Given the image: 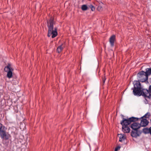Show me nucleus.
I'll return each instance as SVG.
<instances>
[{
  "label": "nucleus",
  "mask_w": 151,
  "mask_h": 151,
  "mask_svg": "<svg viewBox=\"0 0 151 151\" xmlns=\"http://www.w3.org/2000/svg\"><path fill=\"white\" fill-rule=\"evenodd\" d=\"M134 87L132 89L133 90L134 94L140 96L142 95L145 98L150 99L151 98V85L150 86L149 90L143 89L141 87L140 83L139 81H134L133 82Z\"/></svg>",
  "instance_id": "f257e3e1"
},
{
  "label": "nucleus",
  "mask_w": 151,
  "mask_h": 151,
  "mask_svg": "<svg viewBox=\"0 0 151 151\" xmlns=\"http://www.w3.org/2000/svg\"><path fill=\"white\" fill-rule=\"evenodd\" d=\"M138 118L132 117L127 119L123 118L120 124L122 126V131L124 133H129L130 131V129L128 126L132 122L138 121Z\"/></svg>",
  "instance_id": "f03ea898"
},
{
  "label": "nucleus",
  "mask_w": 151,
  "mask_h": 151,
  "mask_svg": "<svg viewBox=\"0 0 151 151\" xmlns=\"http://www.w3.org/2000/svg\"><path fill=\"white\" fill-rule=\"evenodd\" d=\"M6 127L0 123V136L4 144L9 142V139L11 137L10 135L6 132Z\"/></svg>",
  "instance_id": "7ed1b4c3"
},
{
  "label": "nucleus",
  "mask_w": 151,
  "mask_h": 151,
  "mask_svg": "<svg viewBox=\"0 0 151 151\" xmlns=\"http://www.w3.org/2000/svg\"><path fill=\"white\" fill-rule=\"evenodd\" d=\"M47 27L48 28L47 36L50 37L52 35V38L55 37L58 35L57 28L55 27L53 29V20L51 18L47 21Z\"/></svg>",
  "instance_id": "20e7f679"
},
{
  "label": "nucleus",
  "mask_w": 151,
  "mask_h": 151,
  "mask_svg": "<svg viewBox=\"0 0 151 151\" xmlns=\"http://www.w3.org/2000/svg\"><path fill=\"white\" fill-rule=\"evenodd\" d=\"M148 76L146 70L145 72L143 71H140L137 74L138 80L142 82H145L147 81Z\"/></svg>",
  "instance_id": "39448f33"
},
{
  "label": "nucleus",
  "mask_w": 151,
  "mask_h": 151,
  "mask_svg": "<svg viewBox=\"0 0 151 151\" xmlns=\"http://www.w3.org/2000/svg\"><path fill=\"white\" fill-rule=\"evenodd\" d=\"M4 70L7 73L6 75L7 78L10 79L12 77L14 69L11 67V64L10 63H8L7 65L5 67Z\"/></svg>",
  "instance_id": "423d86ee"
},
{
  "label": "nucleus",
  "mask_w": 151,
  "mask_h": 151,
  "mask_svg": "<svg viewBox=\"0 0 151 151\" xmlns=\"http://www.w3.org/2000/svg\"><path fill=\"white\" fill-rule=\"evenodd\" d=\"M140 123L139 124L140 126L145 127L149 123V122L145 118H141Z\"/></svg>",
  "instance_id": "0eeeda50"
},
{
  "label": "nucleus",
  "mask_w": 151,
  "mask_h": 151,
  "mask_svg": "<svg viewBox=\"0 0 151 151\" xmlns=\"http://www.w3.org/2000/svg\"><path fill=\"white\" fill-rule=\"evenodd\" d=\"M140 127V126L139 123L137 122H134L131 126V127L132 129L136 131Z\"/></svg>",
  "instance_id": "6e6552de"
},
{
  "label": "nucleus",
  "mask_w": 151,
  "mask_h": 151,
  "mask_svg": "<svg viewBox=\"0 0 151 151\" xmlns=\"http://www.w3.org/2000/svg\"><path fill=\"white\" fill-rule=\"evenodd\" d=\"M132 131L131 132V136L134 137H137L139 136V134L137 132V131Z\"/></svg>",
  "instance_id": "1a4fd4ad"
},
{
  "label": "nucleus",
  "mask_w": 151,
  "mask_h": 151,
  "mask_svg": "<svg viewBox=\"0 0 151 151\" xmlns=\"http://www.w3.org/2000/svg\"><path fill=\"white\" fill-rule=\"evenodd\" d=\"M63 44L58 47L57 49V51L58 53H60L62 50L63 49L64 47H62Z\"/></svg>",
  "instance_id": "9d476101"
},
{
  "label": "nucleus",
  "mask_w": 151,
  "mask_h": 151,
  "mask_svg": "<svg viewBox=\"0 0 151 151\" xmlns=\"http://www.w3.org/2000/svg\"><path fill=\"white\" fill-rule=\"evenodd\" d=\"M150 116V113L149 112L147 113L146 114H145L144 116L141 117L140 118H138L139 120L141 118H148Z\"/></svg>",
  "instance_id": "9b49d317"
},
{
  "label": "nucleus",
  "mask_w": 151,
  "mask_h": 151,
  "mask_svg": "<svg viewBox=\"0 0 151 151\" xmlns=\"http://www.w3.org/2000/svg\"><path fill=\"white\" fill-rule=\"evenodd\" d=\"M81 8L83 11H85L88 9V7L86 5H83L81 6Z\"/></svg>",
  "instance_id": "f8f14e48"
},
{
  "label": "nucleus",
  "mask_w": 151,
  "mask_h": 151,
  "mask_svg": "<svg viewBox=\"0 0 151 151\" xmlns=\"http://www.w3.org/2000/svg\"><path fill=\"white\" fill-rule=\"evenodd\" d=\"M126 138V137L125 135H121V136L120 137L119 141L122 142L125 140Z\"/></svg>",
  "instance_id": "ddd939ff"
},
{
  "label": "nucleus",
  "mask_w": 151,
  "mask_h": 151,
  "mask_svg": "<svg viewBox=\"0 0 151 151\" xmlns=\"http://www.w3.org/2000/svg\"><path fill=\"white\" fill-rule=\"evenodd\" d=\"M109 41L111 45L112 46L113 45V35H112L111 36Z\"/></svg>",
  "instance_id": "4468645a"
},
{
  "label": "nucleus",
  "mask_w": 151,
  "mask_h": 151,
  "mask_svg": "<svg viewBox=\"0 0 151 151\" xmlns=\"http://www.w3.org/2000/svg\"><path fill=\"white\" fill-rule=\"evenodd\" d=\"M147 73L148 75L149 76L151 74V68H147L146 69Z\"/></svg>",
  "instance_id": "2eb2a0df"
},
{
  "label": "nucleus",
  "mask_w": 151,
  "mask_h": 151,
  "mask_svg": "<svg viewBox=\"0 0 151 151\" xmlns=\"http://www.w3.org/2000/svg\"><path fill=\"white\" fill-rule=\"evenodd\" d=\"M88 8H90L91 9V10L92 11H95V8L94 6L92 4H90L88 5Z\"/></svg>",
  "instance_id": "dca6fc26"
},
{
  "label": "nucleus",
  "mask_w": 151,
  "mask_h": 151,
  "mask_svg": "<svg viewBox=\"0 0 151 151\" xmlns=\"http://www.w3.org/2000/svg\"><path fill=\"white\" fill-rule=\"evenodd\" d=\"M106 80V78L105 76H104L102 78V82H103V85L104 84Z\"/></svg>",
  "instance_id": "f3484780"
},
{
  "label": "nucleus",
  "mask_w": 151,
  "mask_h": 151,
  "mask_svg": "<svg viewBox=\"0 0 151 151\" xmlns=\"http://www.w3.org/2000/svg\"><path fill=\"white\" fill-rule=\"evenodd\" d=\"M121 148V147L118 146H117V147H116L114 151H117L118 150L120 149V148Z\"/></svg>",
  "instance_id": "a211bd4d"
},
{
  "label": "nucleus",
  "mask_w": 151,
  "mask_h": 151,
  "mask_svg": "<svg viewBox=\"0 0 151 151\" xmlns=\"http://www.w3.org/2000/svg\"><path fill=\"white\" fill-rule=\"evenodd\" d=\"M143 131L145 133H146L148 131V129L144 128L143 129Z\"/></svg>",
  "instance_id": "6ab92c4d"
},
{
  "label": "nucleus",
  "mask_w": 151,
  "mask_h": 151,
  "mask_svg": "<svg viewBox=\"0 0 151 151\" xmlns=\"http://www.w3.org/2000/svg\"><path fill=\"white\" fill-rule=\"evenodd\" d=\"M148 131H149V132L151 135V127L148 129Z\"/></svg>",
  "instance_id": "aec40b11"
},
{
  "label": "nucleus",
  "mask_w": 151,
  "mask_h": 151,
  "mask_svg": "<svg viewBox=\"0 0 151 151\" xmlns=\"http://www.w3.org/2000/svg\"><path fill=\"white\" fill-rule=\"evenodd\" d=\"M102 7L101 6H98V9H99V8H100V9H101V8Z\"/></svg>",
  "instance_id": "412c9836"
},
{
  "label": "nucleus",
  "mask_w": 151,
  "mask_h": 151,
  "mask_svg": "<svg viewBox=\"0 0 151 151\" xmlns=\"http://www.w3.org/2000/svg\"><path fill=\"white\" fill-rule=\"evenodd\" d=\"M115 36L114 35V43H115Z\"/></svg>",
  "instance_id": "4be33fe9"
},
{
  "label": "nucleus",
  "mask_w": 151,
  "mask_h": 151,
  "mask_svg": "<svg viewBox=\"0 0 151 151\" xmlns=\"http://www.w3.org/2000/svg\"><path fill=\"white\" fill-rule=\"evenodd\" d=\"M150 82H151V78H150Z\"/></svg>",
  "instance_id": "5701e85b"
}]
</instances>
